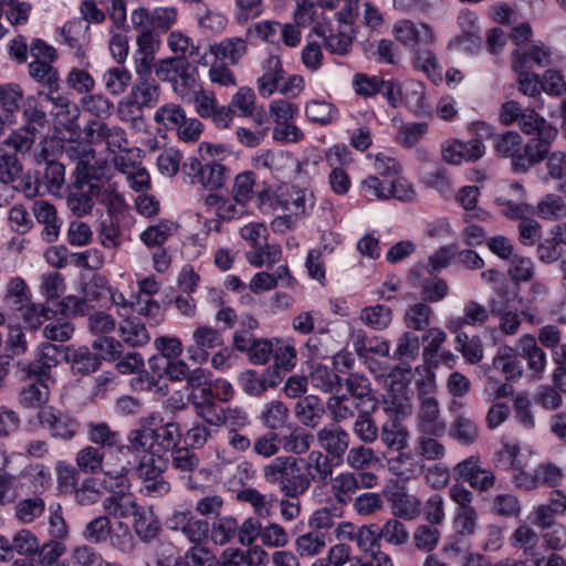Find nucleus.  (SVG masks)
<instances>
[{"label":"nucleus","instance_id":"1","mask_svg":"<svg viewBox=\"0 0 566 566\" xmlns=\"http://www.w3.org/2000/svg\"><path fill=\"white\" fill-rule=\"evenodd\" d=\"M180 429L169 422L159 428L143 427L130 431L129 446H120L117 453H134L139 459L137 472L144 481V489L149 496H164L169 493L170 484L161 476L168 464V453L177 446Z\"/></svg>","mask_w":566,"mask_h":566},{"label":"nucleus","instance_id":"2","mask_svg":"<svg viewBox=\"0 0 566 566\" xmlns=\"http://www.w3.org/2000/svg\"><path fill=\"white\" fill-rule=\"evenodd\" d=\"M65 151L67 157L76 163V180L66 203L73 214L82 218L91 213L94 198L101 196V186L97 181L107 177V165L95 158L94 150L87 143L73 142Z\"/></svg>","mask_w":566,"mask_h":566},{"label":"nucleus","instance_id":"3","mask_svg":"<svg viewBox=\"0 0 566 566\" xmlns=\"http://www.w3.org/2000/svg\"><path fill=\"white\" fill-rule=\"evenodd\" d=\"M129 471L130 465L128 464H120L118 468L106 465L103 486L113 494L103 501V509L112 517H133L140 507L133 495L127 493L130 489V482L127 478Z\"/></svg>","mask_w":566,"mask_h":566},{"label":"nucleus","instance_id":"4","mask_svg":"<svg viewBox=\"0 0 566 566\" xmlns=\"http://www.w3.org/2000/svg\"><path fill=\"white\" fill-rule=\"evenodd\" d=\"M369 369L375 374L377 380L382 382L386 389L385 402L390 405V409L396 415H406L410 411V399L412 389L410 387L412 381L411 368H394L388 375L379 373L373 364Z\"/></svg>","mask_w":566,"mask_h":566},{"label":"nucleus","instance_id":"5","mask_svg":"<svg viewBox=\"0 0 566 566\" xmlns=\"http://www.w3.org/2000/svg\"><path fill=\"white\" fill-rule=\"evenodd\" d=\"M160 86L151 77H138L130 92L118 103L120 119L137 117L144 107L151 108L159 102Z\"/></svg>","mask_w":566,"mask_h":566},{"label":"nucleus","instance_id":"6","mask_svg":"<svg viewBox=\"0 0 566 566\" xmlns=\"http://www.w3.org/2000/svg\"><path fill=\"white\" fill-rule=\"evenodd\" d=\"M184 172L191 184H198L206 189L217 190L224 186L229 169L218 160L202 163L199 158L190 157L184 163Z\"/></svg>","mask_w":566,"mask_h":566},{"label":"nucleus","instance_id":"7","mask_svg":"<svg viewBox=\"0 0 566 566\" xmlns=\"http://www.w3.org/2000/svg\"><path fill=\"white\" fill-rule=\"evenodd\" d=\"M453 478L457 481L468 482L469 485L480 492H486L495 484L494 473L482 467L479 457H469L453 468Z\"/></svg>","mask_w":566,"mask_h":566},{"label":"nucleus","instance_id":"8","mask_svg":"<svg viewBox=\"0 0 566 566\" xmlns=\"http://www.w3.org/2000/svg\"><path fill=\"white\" fill-rule=\"evenodd\" d=\"M178 11L175 7H156L151 11L139 7L130 13L133 28H149L151 30L166 32L177 21Z\"/></svg>","mask_w":566,"mask_h":566},{"label":"nucleus","instance_id":"9","mask_svg":"<svg viewBox=\"0 0 566 566\" xmlns=\"http://www.w3.org/2000/svg\"><path fill=\"white\" fill-rule=\"evenodd\" d=\"M382 494L390 503L391 513L395 516L413 520L420 513L421 503L419 499L409 494L400 483L391 482L384 489Z\"/></svg>","mask_w":566,"mask_h":566},{"label":"nucleus","instance_id":"10","mask_svg":"<svg viewBox=\"0 0 566 566\" xmlns=\"http://www.w3.org/2000/svg\"><path fill=\"white\" fill-rule=\"evenodd\" d=\"M441 151L444 161L452 165H461L462 163L481 159L485 155V146L479 139H471L464 143L452 138L443 143Z\"/></svg>","mask_w":566,"mask_h":566},{"label":"nucleus","instance_id":"11","mask_svg":"<svg viewBox=\"0 0 566 566\" xmlns=\"http://www.w3.org/2000/svg\"><path fill=\"white\" fill-rule=\"evenodd\" d=\"M193 344L187 347L189 360L195 364H205L210 357V350L221 347V334L209 326H198L192 333Z\"/></svg>","mask_w":566,"mask_h":566},{"label":"nucleus","instance_id":"12","mask_svg":"<svg viewBox=\"0 0 566 566\" xmlns=\"http://www.w3.org/2000/svg\"><path fill=\"white\" fill-rule=\"evenodd\" d=\"M38 418L41 426L50 431L53 438L69 440L78 430V423L75 419L53 407L42 408L38 413Z\"/></svg>","mask_w":566,"mask_h":566},{"label":"nucleus","instance_id":"13","mask_svg":"<svg viewBox=\"0 0 566 566\" xmlns=\"http://www.w3.org/2000/svg\"><path fill=\"white\" fill-rule=\"evenodd\" d=\"M280 210L287 212L295 218L308 216L315 206V196L308 189L295 186H282Z\"/></svg>","mask_w":566,"mask_h":566},{"label":"nucleus","instance_id":"14","mask_svg":"<svg viewBox=\"0 0 566 566\" xmlns=\"http://www.w3.org/2000/svg\"><path fill=\"white\" fill-rule=\"evenodd\" d=\"M458 24L461 34L449 41V46L467 51L469 53L478 52L480 48V28L478 17L471 11H461L458 17Z\"/></svg>","mask_w":566,"mask_h":566},{"label":"nucleus","instance_id":"15","mask_svg":"<svg viewBox=\"0 0 566 566\" xmlns=\"http://www.w3.org/2000/svg\"><path fill=\"white\" fill-rule=\"evenodd\" d=\"M85 132L90 143L105 142L111 155L129 147L125 132L120 127L108 126L103 122L93 120L88 124Z\"/></svg>","mask_w":566,"mask_h":566},{"label":"nucleus","instance_id":"16","mask_svg":"<svg viewBox=\"0 0 566 566\" xmlns=\"http://www.w3.org/2000/svg\"><path fill=\"white\" fill-rule=\"evenodd\" d=\"M531 449L522 448L518 443L503 441L502 448L494 453V465L497 469L510 471L525 469L532 457Z\"/></svg>","mask_w":566,"mask_h":566},{"label":"nucleus","instance_id":"17","mask_svg":"<svg viewBox=\"0 0 566 566\" xmlns=\"http://www.w3.org/2000/svg\"><path fill=\"white\" fill-rule=\"evenodd\" d=\"M554 140L544 138L532 139L522 145V151L514 158L512 163L516 172H526L530 168L541 163L549 155V146Z\"/></svg>","mask_w":566,"mask_h":566},{"label":"nucleus","instance_id":"18","mask_svg":"<svg viewBox=\"0 0 566 566\" xmlns=\"http://www.w3.org/2000/svg\"><path fill=\"white\" fill-rule=\"evenodd\" d=\"M420 401L418 415V429L422 433L431 436H443L447 429L444 421L440 418V407L436 398H426Z\"/></svg>","mask_w":566,"mask_h":566},{"label":"nucleus","instance_id":"19","mask_svg":"<svg viewBox=\"0 0 566 566\" xmlns=\"http://www.w3.org/2000/svg\"><path fill=\"white\" fill-rule=\"evenodd\" d=\"M394 38L406 46L418 43H431L434 40L433 30L427 24L416 25L409 20H400L392 28Z\"/></svg>","mask_w":566,"mask_h":566},{"label":"nucleus","instance_id":"20","mask_svg":"<svg viewBox=\"0 0 566 566\" xmlns=\"http://www.w3.org/2000/svg\"><path fill=\"white\" fill-rule=\"evenodd\" d=\"M512 67L516 73L518 91L530 97L538 96L542 92L541 76L526 70V56L518 50L513 54Z\"/></svg>","mask_w":566,"mask_h":566},{"label":"nucleus","instance_id":"21","mask_svg":"<svg viewBox=\"0 0 566 566\" xmlns=\"http://www.w3.org/2000/svg\"><path fill=\"white\" fill-rule=\"evenodd\" d=\"M118 447L117 449H119ZM118 451V450H116ZM114 457L118 461L116 464H112L109 461L104 463V455L94 447H85L81 449L76 454V464L78 469L84 473H95L98 470L103 469L105 473L106 465L109 464L111 468H118L120 464L130 465L129 461H124L122 458H126L127 455H120L115 452Z\"/></svg>","mask_w":566,"mask_h":566},{"label":"nucleus","instance_id":"22","mask_svg":"<svg viewBox=\"0 0 566 566\" xmlns=\"http://www.w3.org/2000/svg\"><path fill=\"white\" fill-rule=\"evenodd\" d=\"M205 203L222 220L231 221L248 214V207L234 201L232 196L228 198L220 193H210Z\"/></svg>","mask_w":566,"mask_h":566},{"label":"nucleus","instance_id":"23","mask_svg":"<svg viewBox=\"0 0 566 566\" xmlns=\"http://www.w3.org/2000/svg\"><path fill=\"white\" fill-rule=\"evenodd\" d=\"M402 105L417 116L430 115L431 108L427 101L426 86L422 82L415 80L405 82Z\"/></svg>","mask_w":566,"mask_h":566},{"label":"nucleus","instance_id":"24","mask_svg":"<svg viewBox=\"0 0 566 566\" xmlns=\"http://www.w3.org/2000/svg\"><path fill=\"white\" fill-rule=\"evenodd\" d=\"M518 126L526 135H536L546 140H555L557 137V129L534 109H524Z\"/></svg>","mask_w":566,"mask_h":566},{"label":"nucleus","instance_id":"25","mask_svg":"<svg viewBox=\"0 0 566 566\" xmlns=\"http://www.w3.org/2000/svg\"><path fill=\"white\" fill-rule=\"evenodd\" d=\"M492 366L502 373L507 381L520 378L523 373L522 364L517 359L516 349L507 345L499 347L492 360Z\"/></svg>","mask_w":566,"mask_h":566},{"label":"nucleus","instance_id":"26","mask_svg":"<svg viewBox=\"0 0 566 566\" xmlns=\"http://www.w3.org/2000/svg\"><path fill=\"white\" fill-rule=\"evenodd\" d=\"M171 85L184 102L189 99L201 86L197 69L184 61Z\"/></svg>","mask_w":566,"mask_h":566},{"label":"nucleus","instance_id":"27","mask_svg":"<svg viewBox=\"0 0 566 566\" xmlns=\"http://www.w3.org/2000/svg\"><path fill=\"white\" fill-rule=\"evenodd\" d=\"M2 300L9 308L18 311L29 304L32 293L22 277L14 276L7 282Z\"/></svg>","mask_w":566,"mask_h":566},{"label":"nucleus","instance_id":"28","mask_svg":"<svg viewBox=\"0 0 566 566\" xmlns=\"http://www.w3.org/2000/svg\"><path fill=\"white\" fill-rule=\"evenodd\" d=\"M392 126L397 129L396 140L399 145L411 148L420 143L428 134L427 123H403L400 118L391 119Z\"/></svg>","mask_w":566,"mask_h":566},{"label":"nucleus","instance_id":"29","mask_svg":"<svg viewBox=\"0 0 566 566\" xmlns=\"http://www.w3.org/2000/svg\"><path fill=\"white\" fill-rule=\"evenodd\" d=\"M480 188L476 186H463L454 195L455 202L476 220L485 222L490 219V213L478 207Z\"/></svg>","mask_w":566,"mask_h":566},{"label":"nucleus","instance_id":"30","mask_svg":"<svg viewBox=\"0 0 566 566\" xmlns=\"http://www.w3.org/2000/svg\"><path fill=\"white\" fill-rule=\"evenodd\" d=\"M66 358L72 370L77 374H91L101 366V358L86 346L69 347Z\"/></svg>","mask_w":566,"mask_h":566},{"label":"nucleus","instance_id":"31","mask_svg":"<svg viewBox=\"0 0 566 566\" xmlns=\"http://www.w3.org/2000/svg\"><path fill=\"white\" fill-rule=\"evenodd\" d=\"M178 230V224L171 220L163 219L146 228L140 234V241L148 248L165 244Z\"/></svg>","mask_w":566,"mask_h":566},{"label":"nucleus","instance_id":"32","mask_svg":"<svg viewBox=\"0 0 566 566\" xmlns=\"http://www.w3.org/2000/svg\"><path fill=\"white\" fill-rule=\"evenodd\" d=\"M317 438L321 447L336 457H342L349 446L348 433L337 427L323 428Z\"/></svg>","mask_w":566,"mask_h":566},{"label":"nucleus","instance_id":"33","mask_svg":"<svg viewBox=\"0 0 566 566\" xmlns=\"http://www.w3.org/2000/svg\"><path fill=\"white\" fill-rule=\"evenodd\" d=\"M238 500L249 503L254 513L262 518L270 517L275 505V497L271 494H262L256 489L247 488L237 494Z\"/></svg>","mask_w":566,"mask_h":566},{"label":"nucleus","instance_id":"34","mask_svg":"<svg viewBox=\"0 0 566 566\" xmlns=\"http://www.w3.org/2000/svg\"><path fill=\"white\" fill-rule=\"evenodd\" d=\"M349 24H345L344 30H340L336 34L327 35L328 28L323 23H317L313 30L314 32L323 36L325 40V46L328 51L335 54L344 55L348 53L352 46V35L349 34Z\"/></svg>","mask_w":566,"mask_h":566},{"label":"nucleus","instance_id":"35","mask_svg":"<svg viewBox=\"0 0 566 566\" xmlns=\"http://www.w3.org/2000/svg\"><path fill=\"white\" fill-rule=\"evenodd\" d=\"M185 109L175 103H167L157 108L154 114V122L158 132L176 130L182 119H186Z\"/></svg>","mask_w":566,"mask_h":566},{"label":"nucleus","instance_id":"36","mask_svg":"<svg viewBox=\"0 0 566 566\" xmlns=\"http://www.w3.org/2000/svg\"><path fill=\"white\" fill-rule=\"evenodd\" d=\"M133 518L134 530L140 539L147 542L157 536L160 524L150 507L140 506Z\"/></svg>","mask_w":566,"mask_h":566},{"label":"nucleus","instance_id":"37","mask_svg":"<svg viewBox=\"0 0 566 566\" xmlns=\"http://www.w3.org/2000/svg\"><path fill=\"white\" fill-rule=\"evenodd\" d=\"M452 528L461 537L473 536L479 527V513L476 509H454L452 515Z\"/></svg>","mask_w":566,"mask_h":566},{"label":"nucleus","instance_id":"38","mask_svg":"<svg viewBox=\"0 0 566 566\" xmlns=\"http://www.w3.org/2000/svg\"><path fill=\"white\" fill-rule=\"evenodd\" d=\"M273 358L276 367L285 373L294 369L297 360V352L294 340L291 338H274Z\"/></svg>","mask_w":566,"mask_h":566},{"label":"nucleus","instance_id":"39","mask_svg":"<svg viewBox=\"0 0 566 566\" xmlns=\"http://www.w3.org/2000/svg\"><path fill=\"white\" fill-rule=\"evenodd\" d=\"M449 436L461 444L469 446L476 441L479 428L469 416L461 413L453 419L449 428Z\"/></svg>","mask_w":566,"mask_h":566},{"label":"nucleus","instance_id":"40","mask_svg":"<svg viewBox=\"0 0 566 566\" xmlns=\"http://www.w3.org/2000/svg\"><path fill=\"white\" fill-rule=\"evenodd\" d=\"M256 185L255 174L251 170H245L238 174L232 182L231 196L233 200L240 205L248 207L249 202L255 196L254 187Z\"/></svg>","mask_w":566,"mask_h":566},{"label":"nucleus","instance_id":"41","mask_svg":"<svg viewBox=\"0 0 566 566\" xmlns=\"http://www.w3.org/2000/svg\"><path fill=\"white\" fill-rule=\"evenodd\" d=\"M102 83L107 93L118 96L130 85L132 73L124 66H113L103 73Z\"/></svg>","mask_w":566,"mask_h":566},{"label":"nucleus","instance_id":"42","mask_svg":"<svg viewBox=\"0 0 566 566\" xmlns=\"http://www.w3.org/2000/svg\"><path fill=\"white\" fill-rule=\"evenodd\" d=\"M211 51L218 60L234 65L245 54L247 43L241 38H229L212 46Z\"/></svg>","mask_w":566,"mask_h":566},{"label":"nucleus","instance_id":"43","mask_svg":"<svg viewBox=\"0 0 566 566\" xmlns=\"http://www.w3.org/2000/svg\"><path fill=\"white\" fill-rule=\"evenodd\" d=\"M161 566H213L214 557L212 553L200 545L190 547L182 557L170 560H160Z\"/></svg>","mask_w":566,"mask_h":566},{"label":"nucleus","instance_id":"44","mask_svg":"<svg viewBox=\"0 0 566 566\" xmlns=\"http://www.w3.org/2000/svg\"><path fill=\"white\" fill-rule=\"evenodd\" d=\"M533 212L544 220L563 219L566 217V202L560 196L548 193L533 208Z\"/></svg>","mask_w":566,"mask_h":566},{"label":"nucleus","instance_id":"45","mask_svg":"<svg viewBox=\"0 0 566 566\" xmlns=\"http://www.w3.org/2000/svg\"><path fill=\"white\" fill-rule=\"evenodd\" d=\"M282 255V249L277 244H268L266 241L247 252V261L255 266H272L277 263Z\"/></svg>","mask_w":566,"mask_h":566},{"label":"nucleus","instance_id":"46","mask_svg":"<svg viewBox=\"0 0 566 566\" xmlns=\"http://www.w3.org/2000/svg\"><path fill=\"white\" fill-rule=\"evenodd\" d=\"M306 117L319 125H328L338 117V109L329 102L324 99H312L305 105Z\"/></svg>","mask_w":566,"mask_h":566},{"label":"nucleus","instance_id":"47","mask_svg":"<svg viewBox=\"0 0 566 566\" xmlns=\"http://www.w3.org/2000/svg\"><path fill=\"white\" fill-rule=\"evenodd\" d=\"M360 321L375 331H382L391 324L392 311L381 304L366 306L360 312Z\"/></svg>","mask_w":566,"mask_h":566},{"label":"nucleus","instance_id":"48","mask_svg":"<svg viewBox=\"0 0 566 566\" xmlns=\"http://www.w3.org/2000/svg\"><path fill=\"white\" fill-rule=\"evenodd\" d=\"M356 474L350 472L339 473L331 481L332 492L339 503L352 501L353 495L359 490Z\"/></svg>","mask_w":566,"mask_h":566},{"label":"nucleus","instance_id":"49","mask_svg":"<svg viewBox=\"0 0 566 566\" xmlns=\"http://www.w3.org/2000/svg\"><path fill=\"white\" fill-rule=\"evenodd\" d=\"M323 413V406L318 398L306 396L295 407L296 418L305 426L315 427Z\"/></svg>","mask_w":566,"mask_h":566},{"label":"nucleus","instance_id":"50","mask_svg":"<svg viewBox=\"0 0 566 566\" xmlns=\"http://www.w3.org/2000/svg\"><path fill=\"white\" fill-rule=\"evenodd\" d=\"M287 416V407L282 401L272 400L263 406L260 420L266 428L275 430L285 424Z\"/></svg>","mask_w":566,"mask_h":566},{"label":"nucleus","instance_id":"51","mask_svg":"<svg viewBox=\"0 0 566 566\" xmlns=\"http://www.w3.org/2000/svg\"><path fill=\"white\" fill-rule=\"evenodd\" d=\"M455 349L470 364H478L483 358L482 342L478 336L470 337L467 333H459L455 336Z\"/></svg>","mask_w":566,"mask_h":566},{"label":"nucleus","instance_id":"52","mask_svg":"<svg viewBox=\"0 0 566 566\" xmlns=\"http://www.w3.org/2000/svg\"><path fill=\"white\" fill-rule=\"evenodd\" d=\"M87 30L88 27L85 25L82 20L74 19L67 21L62 28L57 30L59 41L72 49H78L82 46L85 40Z\"/></svg>","mask_w":566,"mask_h":566},{"label":"nucleus","instance_id":"53","mask_svg":"<svg viewBox=\"0 0 566 566\" xmlns=\"http://www.w3.org/2000/svg\"><path fill=\"white\" fill-rule=\"evenodd\" d=\"M412 380L416 381L418 399L434 398L437 389L436 374L430 366L422 365L412 369Z\"/></svg>","mask_w":566,"mask_h":566},{"label":"nucleus","instance_id":"54","mask_svg":"<svg viewBox=\"0 0 566 566\" xmlns=\"http://www.w3.org/2000/svg\"><path fill=\"white\" fill-rule=\"evenodd\" d=\"M408 430L400 422H387L381 429V441L390 449L402 450L408 444Z\"/></svg>","mask_w":566,"mask_h":566},{"label":"nucleus","instance_id":"55","mask_svg":"<svg viewBox=\"0 0 566 566\" xmlns=\"http://www.w3.org/2000/svg\"><path fill=\"white\" fill-rule=\"evenodd\" d=\"M522 145L523 138L517 132H506L496 135L494 139V150L496 154L505 158H512V163L520 155Z\"/></svg>","mask_w":566,"mask_h":566},{"label":"nucleus","instance_id":"56","mask_svg":"<svg viewBox=\"0 0 566 566\" xmlns=\"http://www.w3.org/2000/svg\"><path fill=\"white\" fill-rule=\"evenodd\" d=\"M229 106L238 116L251 117L255 111V94L248 86L240 87L232 96Z\"/></svg>","mask_w":566,"mask_h":566},{"label":"nucleus","instance_id":"57","mask_svg":"<svg viewBox=\"0 0 566 566\" xmlns=\"http://www.w3.org/2000/svg\"><path fill=\"white\" fill-rule=\"evenodd\" d=\"M279 483L281 491L291 497H296L308 488V482L301 473L297 461L294 462V465L291 467V470H289L286 475H284Z\"/></svg>","mask_w":566,"mask_h":566},{"label":"nucleus","instance_id":"58","mask_svg":"<svg viewBox=\"0 0 566 566\" xmlns=\"http://www.w3.org/2000/svg\"><path fill=\"white\" fill-rule=\"evenodd\" d=\"M88 440L102 447H117L120 442L119 433L109 429L106 423L91 422L87 424Z\"/></svg>","mask_w":566,"mask_h":566},{"label":"nucleus","instance_id":"59","mask_svg":"<svg viewBox=\"0 0 566 566\" xmlns=\"http://www.w3.org/2000/svg\"><path fill=\"white\" fill-rule=\"evenodd\" d=\"M381 539V530L378 524H368L357 528L355 542L358 548L364 553L377 552Z\"/></svg>","mask_w":566,"mask_h":566},{"label":"nucleus","instance_id":"60","mask_svg":"<svg viewBox=\"0 0 566 566\" xmlns=\"http://www.w3.org/2000/svg\"><path fill=\"white\" fill-rule=\"evenodd\" d=\"M23 90L19 84L7 83L0 85V108L6 113H15L23 105Z\"/></svg>","mask_w":566,"mask_h":566},{"label":"nucleus","instance_id":"61","mask_svg":"<svg viewBox=\"0 0 566 566\" xmlns=\"http://www.w3.org/2000/svg\"><path fill=\"white\" fill-rule=\"evenodd\" d=\"M326 546V536L323 532L314 531L301 535L295 541L296 551L301 556H315Z\"/></svg>","mask_w":566,"mask_h":566},{"label":"nucleus","instance_id":"62","mask_svg":"<svg viewBox=\"0 0 566 566\" xmlns=\"http://www.w3.org/2000/svg\"><path fill=\"white\" fill-rule=\"evenodd\" d=\"M44 510L45 502L42 497L34 496L23 499L15 505V517L20 522L29 524L40 517Z\"/></svg>","mask_w":566,"mask_h":566},{"label":"nucleus","instance_id":"63","mask_svg":"<svg viewBox=\"0 0 566 566\" xmlns=\"http://www.w3.org/2000/svg\"><path fill=\"white\" fill-rule=\"evenodd\" d=\"M119 335L123 342L132 347L143 346L150 339L145 325L129 319L120 325Z\"/></svg>","mask_w":566,"mask_h":566},{"label":"nucleus","instance_id":"64","mask_svg":"<svg viewBox=\"0 0 566 566\" xmlns=\"http://www.w3.org/2000/svg\"><path fill=\"white\" fill-rule=\"evenodd\" d=\"M360 196L369 201L388 200V185L376 176H367L359 184Z\"/></svg>","mask_w":566,"mask_h":566}]
</instances>
